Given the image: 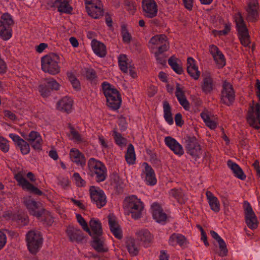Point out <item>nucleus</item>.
<instances>
[{
    "label": "nucleus",
    "mask_w": 260,
    "mask_h": 260,
    "mask_svg": "<svg viewBox=\"0 0 260 260\" xmlns=\"http://www.w3.org/2000/svg\"><path fill=\"white\" fill-rule=\"evenodd\" d=\"M69 127L70 129V133L73 136V139L77 142H82V139L81 135L71 124H69Z\"/></svg>",
    "instance_id": "nucleus-48"
},
{
    "label": "nucleus",
    "mask_w": 260,
    "mask_h": 260,
    "mask_svg": "<svg viewBox=\"0 0 260 260\" xmlns=\"http://www.w3.org/2000/svg\"><path fill=\"white\" fill-rule=\"evenodd\" d=\"M126 201L127 203V207L131 211L132 216L135 219L139 218L143 209L142 203L134 196L126 199Z\"/></svg>",
    "instance_id": "nucleus-12"
},
{
    "label": "nucleus",
    "mask_w": 260,
    "mask_h": 260,
    "mask_svg": "<svg viewBox=\"0 0 260 260\" xmlns=\"http://www.w3.org/2000/svg\"><path fill=\"white\" fill-rule=\"evenodd\" d=\"M185 148L187 153L195 158H199L201 155V146L194 137H186Z\"/></svg>",
    "instance_id": "nucleus-8"
},
{
    "label": "nucleus",
    "mask_w": 260,
    "mask_h": 260,
    "mask_svg": "<svg viewBox=\"0 0 260 260\" xmlns=\"http://www.w3.org/2000/svg\"><path fill=\"white\" fill-rule=\"evenodd\" d=\"M137 235L139 239L145 244H149L152 242L153 236L147 230L139 231Z\"/></svg>",
    "instance_id": "nucleus-28"
},
{
    "label": "nucleus",
    "mask_w": 260,
    "mask_h": 260,
    "mask_svg": "<svg viewBox=\"0 0 260 260\" xmlns=\"http://www.w3.org/2000/svg\"><path fill=\"white\" fill-rule=\"evenodd\" d=\"M175 121L176 124L178 126H181L183 124V121L182 120V116L180 113H177L175 116Z\"/></svg>",
    "instance_id": "nucleus-62"
},
{
    "label": "nucleus",
    "mask_w": 260,
    "mask_h": 260,
    "mask_svg": "<svg viewBox=\"0 0 260 260\" xmlns=\"http://www.w3.org/2000/svg\"><path fill=\"white\" fill-rule=\"evenodd\" d=\"M125 157L128 164H134L135 163L136 155L134 151V147L131 144L128 146Z\"/></svg>",
    "instance_id": "nucleus-35"
},
{
    "label": "nucleus",
    "mask_w": 260,
    "mask_h": 260,
    "mask_svg": "<svg viewBox=\"0 0 260 260\" xmlns=\"http://www.w3.org/2000/svg\"><path fill=\"white\" fill-rule=\"evenodd\" d=\"M24 203L30 214L37 218L41 217L45 210L41 203L32 200L30 197L24 199Z\"/></svg>",
    "instance_id": "nucleus-10"
},
{
    "label": "nucleus",
    "mask_w": 260,
    "mask_h": 260,
    "mask_svg": "<svg viewBox=\"0 0 260 260\" xmlns=\"http://www.w3.org/2000/svg\"><path fill=\"white\" fill-rule=\"evenodd\" d=\"M145 166L146 180L150 185H153L156 183L155 173L152 168L147 163H144Z\"/></svg>",
    "instance_id": "nucleus-26"
},
{
    "label": "nucleus",
    "mask_w": 260,
    "mask_h": 260,
    "mask_svg": "<svg viewBox=\"0 0 260 260\" xmlns=\"http://www.w3.org/2000/svg\"><path fill=\"white\" fill-rule=\"evenodd\" d=\"M247 121L252 127L258 129L260 128V104L256 103L251 106L247 115Z\"/></svg>",
    "instance_id": "nucleus-7"
},
{
    "label": "nucleus",
    "mask_w": 260,
    "mask_h": 260,
    "mask_svg": "<svg viewBox=\"0 0 260 260\" xmlns=\"http://www.w3.org/2000/svg\"><path fill=\"white\" fill-rule=\"evenodd\" d=\"M202 88L203 91L207 93L210 92L213 90V80L210 77H207L204 79Z\"/></svg>",
    "instance_id": "nucleus-40"
},
{
    "label": "nucleus",
    "mask_w": 260,
    "mask_h": 260,
    "mask_svg": "<svg viewBox=\"0 0 260 260\" xmlns=\"http://www.w3.org/2000/svg\"><path fill=\"white\" fill-rule=\"evenodd\" d=\"M258 4L256 0H250L246 9V19L251 22H256L258 18Z\"/></svg>",
    "instance_id": "nucleus-13"
},
{
    "label": "nucleus",
    "mask_w": 260,
    "mask_h": 260,
    "mask_svg": "<svg viewBox=\"0 0 260 260\" xmlns=\"http://www.w3.org/2000/svg\"><path fill=\"white\" fill-rule=\"evenodd\" d=\"M7 242L6 236L0 231V250L5 245Z\"/></svg>",
    "instance_id": "nucleus-61"
},
{
    "label": "nucleus",
    "mask_w": 260,
    "mask_h": 260,
    "mask_svg": "<svg viewBox=\"0 0 260 260\" xmlns=\"http://www.w3.org/2000/svg\"><path fill=\"white\" fill-rule=\"evenodd\" d=\"M187 72L194 80L198 79L200 76V72L196 64L195 60L192 57H188L187 59Z\"/></svg>",
    "instance_id": "nucleus-18"
},
{
    "label": "nucleus",
    "mask_w": 260,
    "mask_h": 260,
    "mask_svg": "<svg viewBox=\"0 0 260 260\" xmlns=\"http://www.w3.org/2000/svg\"><path fill=\"white\" fill-rule=\"evenodd\" d=\"M166 145L177 155H181L183 153V149L181 145L177 141L170 137H167L165 140Z\"/></svg>",
    "instance_id": "nucleus-17"
},
{
    "label": "nucleus",
    "mask_w": 260,
    "mask_h": 260,
    "mask_svg": "<svg viewBox=\"0 0 260 260\" xmlns=\"http://www.w3.org/2000/svg\"><path fill=\"white\" fill-rule=\"evenodd\" d=\"M118 63L120 70L123 73H127V57L125 55L121 54L118 57Z\"/></svg>",
    "instance_id": "nucleus-42"
},
{
    "label": "nucleus",
    "mask_w": 260,
    "mask_h": 260,
    "mask_svg": "<svg viewBox=\"0 0 260 260\" xmlns=\"http://www.w3.org/2000/svg\"><path fill=\"white\" fill-rule=\"evenodd\" d=\"M73 106V101L68 97H64L58 103V108L60 110H63L67 112L70 111Z\"/></svg>",
    "instance_id": "nucleus-30"
},
{
    "label": "nucleus",
    "mask_w": 260,
    "mask_h": 260,
    "mask_svg": "<svg viewBox=\"0 0 260 260\" xmlns=\"http://www.w3.org/2000/svg\"><path fill=\"white\" fill-rule=\"evenodd\" d=\"M108 222L111 232L116 238L121 239L122 237V232L113 214L108 215Z\"/></svg>",
    "instance_id": "nucleus-16"
},
{
    "label": "nucleus",
    "mask_w": 260,
    "mask_h": 260,
    "mask_svg": "<svg viewBox=\"0 0 260 260\" xmlns=\"http://www.w3.org/2000/svg\"><path fill=\"white\" fill-rule=\"evenodd\" d=\"M20 147L21 152L23 154H27L29 153L30 150L29 145L24 140L18 145Z\"/></svg>",
    "instance_id": "nucleus-53"
},
{
    "label": "nucleus",
    "mask_w": 260,
    "mask_h": 260,
    "mask_svg": "<svg viewBox=\"0 0 260 260\" xmlns=\"http://www.w3.org/2000/svg\"><path fill=\"white\" fill-rule=\"evenodd\" d=\"M91 246L98 252H105L108 251V248L105 246L104 241L97 236L93 237V240L91 243Z\"/></svg>",
    "instance_id": "nucleus-24"
},
{
    "label": "nucleus",
    "mask_w": 260,
    "mask_h": 260,
    "mask_svg": "<svg viewBox=\"0 0 260 260\" xmlns=\"http://www.w3.org/2000/svg\"><path fill=\"white\" fill-rule=\"evenodd\" d=\"M90 193L91 199L98 208H100L105 205L106 198L103 190H98L95 186H92L90 188Z\"/></svg>",
    "instance_id": "nucleus-14"
},
{
    "label": "nucleus",
    "mask_w": 260,
    "mask_h": 260,
    "mask_svg": "<svg viewBox=\"0 0 260 260\" xmlns=\"http://www.w3.org/2000/svg\"><path fill=\"white\" fill-rule=\"evenodd\" d=\"M238 33L241 44L245 47L248 46L250 43L248 29L239 31Z\"/></svg>",
    "instance_id": "nucleus-37"
},
{
    "label": "nucleus",
    "mask_w": 260,
    "mask_h": 260,
    "mask_svg": "<svg viewBox=\"0 0 260 260\" xmlns=\"http://www.w3.org/2000/svg\"><path fill=\"white\" fill-rule=\"evenodd\" d=\"M56 57L54 54H49L42 57L41 68L44 72L51 75H55L59 72L60 68L55 60Z\"/></svg>",
    "instance_id": "nucleus-2"
},
{
    "label": "nucleus",
    "mask_w": 260,
    "mask_h": 260,
    "mask_svg": "<svg viewBox=\"0 0 260 260\" xmlns=\"http://www.w3.org/2000/svg\"><path fill=\"white\" fill-rule=\"evenodd\" d=\"M76 181L77 185L79 186H83L85 184V181L81 177L79 174L77 173H74L73 175Z\"/></svg>",
    "instance_id": "nucleus-56"
},
{
    "label": "nucleus",
    "mask_w": 260,
    "mask_h": 260,
    "mask_svg": "<svg viewBox=\"0 0 260 260\" xmlns=\"http://www.w3.org/2000/svg\"><path fill=\"white\" fill-rule=\"evenodd\" d=\"M4 113L5 116L6 117H8L11 120H16L17 119V116H16V115L11 111L9 110H6L5 111Z\"/></svg>",
    "instance_id": "nucleus-64"
},
{
    "label": "nucleus",
    "mask_w": 260,
    "mask_h": 260,
    "mask_svg": "<svg viewBox=\"0 0 260 260\" xmlns=\"http://www.w3.org/2000/svg\"><path fill=\"white\" fill-rule=\"evenodd\" d=\"M243 208L245 220L247 226L251 230L256 229L258 226V221L251 206L247 201H244Z\"/></svg>",
    "instance_id": "nucleus-6"
},
{
    "label": "nucleus",
    "mask_w": 260,
    "mask_h": 260,
    "mask_svg": "<svg viewBox=\"0 0 260 260\" xmlns=\"http://www.w3.org/2000/svg\"><path fill=\"white\" fill-rule=\"evenodd\" d=\"M88 167L91 175H95L98 182L103 181L105 179L106 176V168L101 161L91 158L88 161Z\"/></svg>",
    "instance_id": "nucleus-3"
},
{
    "label": "nucleus",
    "mask_w": 260,
    "mask_h": 260,
    "mask_svg": "<svg viewBox=\"0 0 260 260\" xmlns=\"http://www.w3.org/2000/svg\"><path fill=\"white\" fill-rule=\"evenodd\" d=\"M169 43L165 44L160 45L158 47V51L155 53H164V52L167 51L169 49Z\"/></svg>",
    "instance_id": "nucleus-63"
},
{
    "label": "nucleus",
    "mask_w": 260,
    "mask_h": 260,
    "mask_svg": "<svg viewBox=\"0 0 260 260\" xmlns=\"http://www.w3.org/2000/svg\"><path fill=\"white\" fill-rule=\"evenodd\" d=\"M27 246L32 254H36L42 243V238L40 232L36 231H29L26 235Z\"/></svg>",
    "instance_id": "nucleus-4"
},
{
    "label": "nucleus",
    "mask_w": 260,
    "mask_h": 260,
    "mask_svg": "<svg viewBox=\"0 0 260 260\" xmlns=\"http://www.w3.org/2000/svg\"><path fill=\"white\" fill-rule=\"evenodd\" d=\"M142 7L146 17L152 19L157 16L158 7L154 0H142Z\"/></svg>",
    "instance_id": "nucleus-9"
},
{
    "label": "nucleus",
    "mask_w": 260,
    "mask_h": 260,
    "mask_svg": "<svg viewBox=\"0 0 260 260\" xmlns=\"http://www.w3.org/2000/svg\"><path fill=\"white\" fill-rule=\"evenodd\" d=\"M201 116L202 118L203 119L205 123H206L211 119V113L210 111H209L207 109H205L201 113Z\"/></svg>",
    "instance_id": "nucleus-55"
},
{
    "label": "nucleus",
    "mask_w": 260,
    "mask_h": 260,
    "mask_svg": "<svg viewBox=\"0 0 260 260\" xmlns=\"http://www.w3.org/2000/svg\"><path fill=\"white\" fill-rule=\"evenodd\" d=\"M70 155L72 160L77 165H80L82 167L85 165V158L78 149H72Z\"/></svg>",
    "instance_id": "nucleus-21"
},
{
    "label": "nucleus",
    "mask_w": 260,
    "mask_h": 260,
    "mask_svg": "<svg viewBox=\"0 0 260 260\" xmlns=\"http://www.w3.org/2000/svg\"><path fill=\"white\" fill-rule=\"evenodd\" d=\"M90 226L91 229V235L100 236L102 234V229L101 224L97 220H91L90 221Z\"/></svg>",
    "instance_id": "nucleus-32"
},
{
    "label": "nucleus",
    "mask_w": 260,
    "mask_h": 260,
    "mask_svg": "<svg viewBox=\"0 0 260 260\" xmlns=\"http://www.w3.org/2000/svg\"><path fill=\"white\" fill-rule=\"evenodd\" d=\"M43 81L46 82L51 89L58 90L59 89V85L55 80L45 78Z\"/></svg>",
    "instance_id": "nucleus-50"
},
{
    "label": "nucleus",
    "mask_w": 260,
    "mask_h": 260,
    "mask_svg": "<svg viewBox=\"0 0 260 260\" xmlns=\"http://www.w3.org/2000/svg\"><path fill=\"white\" fill-rule=\"evenodd\" d=\"M235 21L236 23V26L237 27L238 31L247 29L244 22L241 13L238 12L235 14Z\"/></svg>",
    "instance_id": "nucleus-38"
},
{
    "label": "nucleus",
    "mask_w": 260,
    "mask_h": 260,
    "mask_svg": "<svg viewBox=\"0 0 260 260\" xmlns=\"http://www.w3.org/2000/svg\"><path fill=\"white\" fill-rule=\"evenodd\" d=\"M0 36L4 40H8L12 36L11 31L3 24L1 21H0Z\"/></svg>",
    "instance_id": "nucleus-39"
},
{
    "label": "nucleus",
    "mask_w": 260,
    "mask_h": 260,
    "mask_svg": "<svg viewBox=\"0 0 260 260\" xmlns=\"http://www.w3.org/2000/svg\"><path fill=\"white\" fill-rule=\"evenodd\" d=\"M102 7H100L99 11H100V13H101V14H99V13H98V10L96 9V8L94 7L92 9V13H91L90 12H89V11H87V12L88 15L89 16H90L91 17H92L94 19H98L100 17L103 16V15L104 11H103V9ZM98 11H99V10H98Z\"/></svg>",
    "instance_id": "nucleus-51"
},
{
    "label": "nucleus",
    "mask_w": 260,
    "mask_h": 260,
    "mask_svg": "<svg viewBox=\"0 0 260 260\" xmlns=\"http://www.w3.org/2000/svg\"><path fill=\"white\" fill-rule=\"evenodd\" d=\"M217 242L218 243L220 249L219 255L221 256H225L227 255L228 250L225 242L222 239Z\"/></svg>",
    "instance_id": "nucleus-47"
},
{
    "label": "nucleus",
    "mask_w": 260,
    "mask_h": 260,
    "mask_svg": "<svg viewBox=\"0 0 260 260\" xmlns=\"http://www.w3.org/2000/svg\"><path fill=\"white\" fill-rule=\"evenodd\" d=\"M168 63L172 69L177 74H181L183 72V69L176 62L173 57H170L168 60Z\"/></svg>",
    "instance_id": "nucleus-41"
},
{
    "label": "nucleus",
    "mask_w": 260,
    "mask_h": 260,
    "mask_svg": "<svg viewBox=\"0 0 260 260\" xmlns=\"http://www.w3.org/2000/svg\"><path fill=\"white\" fill-rule=\"evenodd\" d=\"M102 87L106 98L107 106L113 110L119 109L121 103V98L119 91L107 83H103Z\"/></svg>",
    "instance_id": "nucleus-1"
},
{
    "label": "nucleus",
    "mask_w": 260,
    "mask_h": 260,
    "mask_svg": "<svg viewBox=\"0 0 260 260\" xmlns=\"http://www.w3.org/2000/svg\"><path fill=\"white\" fill-rule=\"evenodd\" d=\"M175 95L178 100H180L181 98L185 96V94L183 90L180 87L179 83L176 84V90L175 91Z\"/></svg>",
    "instance_id": "nucleus-57"
},
{
    "label": "nucleus",
    "mask_w": 260,
    "mask_h": 260,
    "mask_svg": "<svg viewBox=\"0 0 260 260\" xmlns=\"http://www.w3.org/2000/svg\"><path fill=\"white\" fill-rule=\"evenodd\" d=\"M179 102L180 105L186 110H188L189 109V104L187 101L185 96L182 98H181L180 100H178Z\"/></svg>",
    "instance_id": "nucleus-59"
},
{
    "label": "nucleus",
    "mask_w": 260,
    "mask_h": 260,
    "mask_svg": "<svg viewBox=\"0 0 260 260\" xmlns=\"http://www.w3.org/2000/svg\"><path fill=\"white\" fill-rule=\"evenodd\" d=\"M113 134L114 138L117 144L121 146L126 145V139L123 138L120 134L115 130L113 131Z\"/></svg>",
    "instance_id": "nucleus-46"
},
{
    "label": "nucleus",
    "mask_w": 260,
    "mask_h": 260,
    "mask_svg": "<svg viewBox=\"0 0 260 260\" xmlns=\"http://www.w3.org/2000/svg\"><path fill=\"white\" fill-rule=\"evenodd\" d=\"M235 99V92L232 85L224 81L223 84V90L221 92V101L224 104L230 106Z\"/></svg>",
    "instance_id": "nucleus-11"
},
{
    "label": "nucleus",
    "mask_w": 260,
    "mask_h": 260,
    "mask_svg": "<svg viewBox=\"0 0 260 260\" xmlns=\"http://www.w3.org/2000/svg\"><path fill=\"white\" fill-rule=\"evenodd\" d=\"M1 19L2 20L1 22H3V24L6 27L7 26L8 27L11 26L14 23L12 16L8 13H5L3 14L1 17Z\"/></svg>",
    "instance_id": "nucleus-44"
},
{
    "label": "nucleus",
    "mask_w": 260,
    "mask_h": 260,
    "mask_svg": "<svg viewBox=\"0 0 260 260\" xmlns=\"http://www.w3.org/2000/svg\"><path fill=\"white\" fill-rule=\"evenodd\" d=\"M27 141L35 149H41L42 140L41 136L37 132L35 131L31 132L29 134Z\"/></svg>",
    "instance_id": "nucleus-20"
},
{
    "label": "nucleus",
    "mask_w": 260,
    "mask_h": 260,
    "mask_svg": "<svg viewBox=\"0 0 260 260\" xmlns=\"http://www.w3.org/2000/svg\"><path fill=\"white\" fill-rule=\"evenodd\" d=\"M184 7L189 11L192 9L193 0H182Z\"/></svg>",
    "instance_id": "nucleus-60"
},
{
    "label": "nucleus",
    "mask_w": 260,
    "mask_h": 260,
    "mask_svg": "<svg viewBox=\"0 0 260 260\" xmlns=\"http://www.w3.org/2000/svg\"><path fill=\"white\" fill-rule=\"evenodd\" d=\"M228 165L232 169L237 177L242 180L246 178V176L244 175L242 170L237 164L229 160L228 161Z\"/></svg>",
    "instance_id": "nucleus-29"
},
{
    "label": "nucleus",
    "mask_w": 260,
    "mask_h": 260,
    "mask_svg": "<svg viewBox=\"0 0 260 260\" xmlns=\"http://www.w3.org/2000/svg\"><path fill=\"white\" fill-rule=\"evenodd\" d=\"M46 82L43 83L39 85V91L43 97H47L48 96L50 90L47 87Z\"/></svg>",
    "instance_id": "nucleus-52"
},
{
    "label": "nucleus",
    "mask_w": 260,
    "mask_h": 260,
    "mask_svg": "<svg viewBox=\"0 0 260 260\" xmlns=\"http://www.w3.org/2000/svg\"><path fill=\"white\" fill-rule=\"evenodd\" d=\"M86 77L88 79L93 80L96 77L95 71L91 69H89L86 72Z\"/></svg>",
    "instance_id": "nucleus-58"
},
{
    "label": "nucleus",
    "mask_w": 260,
    "mask_h": 260,
    "mask_svg": "<svg viewBox=\"0 0 260 260\" xmlns=\"http://www.w3.org/2000/svg\"><path fill=\"white\" fill-rule=\"evenodd\" d=\"M155 55L158 63L162 66L166 65L167 56L165 55L164 53H155Z\"/></svg>",
    "instance_id": "nucleus-54"
},
{
    "label": "nucleus",
    "mask_w": 260,
    "mask_h": 260,
    "mask_svg": "<svg viewBox=\"0 0 260 260\" xmlns=\"http://www.w3.org/2000/svg\"><path fill=\"white\" fill-rule=\"evenodd\" d=\"M100 7H103L102 4L100 0H86V8L87 11H89L92 13V9L94 7L98 10H100ZM98 13H100V11H98Z\"/></svg>",
    "instance_id": "nucleus-36"
},
{
    "label": "nucleus",
    "mask_w": 260,
    "mask_h": 260,
    "mask_svg": "<svg viewBox=\"0 0 260 260\" xmlns=\"http://www.w3.org/2000/svg\"><path fill=\"white\" fill-rule=\"evenodd\" d=\"M126 245L129 253L133 256L137 255L139 253V249L136 245L135 240L129 238L127 239Z\"/></svg>",
    "instance_id": "nucleus-33"
},
{
    "label": "nucleus",
    "mask_w": 260,
    "mask_h": 260,
    "mask_svg": "<svg viewBox=\"0 0 260 260\" xmlns=\"http://www.w3.org/2000/svg\"><path fill=\"white\" fill-rule=\"evenodd\" d=\"M121 34L123 41L124 43H129L132 40V36L125 25L121 26Z\"/></svg>",
    "instance_id": "nucleus-43"
},
{
    "label": "nucleus",
    "mask_w": 260,
    "mask_h": 260,
    "mask_svg": "<svg viewBox=\"0 0 260 260\" xmlns=\"http://www.w3.org/2000/svg\"><path fill=\"white\" fill-rule=\"evenodd\" d=\"M41 217H42V220L47 225H51L54 222L53 217L52 216L50 213L45 210L43 212Z\"/></svg>",
    "instance_id": "nucleus-45"
},
{
    "label": "nucleus",
    "mask_w": 260,
    "mask_h": 260,
    "mask_svg": "<svg viewBox=\"0 0 260 260\" xmlns=\"http://www.w3.org/2000/svg\"><path fill=\"white\" fill-rule=\"evenodd\" d=\"M69 3V0H56L54 3V5L57 8L59 12L70 13L72 10V8L70 6Z\"/></svg>",
    "instance_id": "nucleus-25"
},
{
    "label": "nucleus",
    "mask_w": 260,
    "mask_h": 260,
    "mask_svg": "<svg viewBox=\"0 0 260 260\" xmlns=\"http://www.w3.org/2000/svg\"><path fill=\"white\" fill-rule=\"evenodd\" d=\"M210 52L212 54L217 66L218 68H222L225 65V59L224 55L215 45H211L210 47Z\"/></svg>",
    "instance_id": "nucleus-15"
},
{
    "label": "nucleus",
    "mask_w": 260,
    "mask_h": 260,
    "mask_svg": "<svg viewBox=\"0 0 260 260\" xmlns=\"http://www.w3.org/2000/svg\"><path fill=\"white\" fill-rule=\"evenodd\" d=\"M206 196L211 209L215 212H218L220 210V204L217 198L210 191L206 192Z\"/></svg>",
    "instance_id": "nucleus-27"
},
{
    "label": "nucleus",
    "mask_w": 260,
    "mask_h": 260,
    "mask_svg": "<svg viewBox=\"0 0 260 260\" xmlns=\"http://www.w3.org/2000/svg\"><path fill=\"white\" fill-rule=\"evenodd\" d=\"M153 216L158 222L165 221L167 219V215L163 212L161 207L157 204H154L152 206Z\"/></svg>",
    "instance_id": "nucleus-22"
},
{
    "label": "nucleus",
    "mask_w": 260,
    "mask_h": 260,
    "mask_svg": "<svg viewBox=\"0 0 260 260\" xmlns=\"http://www.w3.org/2000/svg\"><path fill=\"white\" fill-rule=\"evenodd\" d=\"M91 46L94 52L99 56L103 57L106 54V48L105 45L96 40L91 42Z\"/></svg>",
    "instance_id": "nucleus-23"
},
{
    "label": "nucleus",
    "mask_w": 260,
    "mask_h": 260,
    "mask_svg": "<svg viewBox=\"0 0 260 260\" xmlns=\"http://www.w3.org/2000/svg\"><path fill=\"white\" fill-rule=\"evenodd\" d=\"M163 108L165 120L169 124H172L173 123V119L171 111V108L169 103L166 101L163 103Z\"/></svg>",
    "instance_id": "nucleus-31"
},
{
    "label": "nucleus",
    "mask_w": 260,
    "mask_h": 260,
    "mask_svg": "<svg viewBox=\"0 0 260 260\" xmlns=\"http://www.w3.org/2000/svg\"><path fill=\"white\" fill-rule=\"evenodd\" d=\"M150 43L153 45H161L168 44V39L165 35H158L153 37L150 40Z\"/></svg>",
    "instance_id": "nucleus-34"
},
{
    "label": "nucleus",
    "mask_w": 260,
    "mask_h": 260,
    "mask_svg": "<svg viewBox=\"0 0 260 260\" xmlns=\"http://www.w3.org/2000/svg\"><path fill=\"white\" fill-rule=\"evenodd\" d=\"M25 173L23 171H20L15 175V179L18 182V185L21 186L23 189L26 190L31 193L41 196L43 192L37 187L34 186L25 178Z\"/></svg>",
    "instance_id": "nucleus-5"
},
{
    "label": "nucleus",
    "mask_w": 260,
    "mask_h": 260,
    "mask_svg": "<svg viewBox=\"0 0 260 260\" xmlns=\"http://www.w3.org/2000/svg\"><path fill=\"white\" fill-rule=\"evenodd\" d=\"M67 233L70 240L72 242H80L84 238L82 231L73 226H69L68 228Z\"/></svg>",
    "instance_id": "nucleus-19"
},
{
    "label": "nucleus",
    "mask_w": 260,
    "mask_h": 260,
    "mask_svg": "<svg viewBox=\"0 0 260 260\" xmlns=\"http://www.w3.org/2000/svg\"><path fill=\"white\" fill-rule=\"evenodd\" d=\"M77 219L78 220V222L82 226L83 230L88 232L90 234V235H91V231L88 228L87 222L84 220V219L82 217V216L80 214H77Z\"/></svg>",
    "instance_id": "nucleus-49"
}]
</instances>
